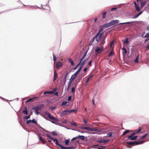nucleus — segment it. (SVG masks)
Returning <instances> with one entry per match:
<instances>
[{
  "instance_id": "obj_31",
  "label": "nucleus",
  "mask_w": 149,
  "mask_h": 149,
  "mask_svg": "<svg viewBox=\"0 0 149 149\" xmlns=\"http://www.w3.org/2000/svg\"><path fill=\"white\" fill-rule=\"evenodd\" d=\"M114 52L113 51V49H112L111 51L109 53L108 56L109 57H110L113 54H114Z\"/></svg>"
},
{
  "instance_id": "obj_55",
  "label": "nucleus",
  "mask_w": 149,
  "mask_h": 149,
  "mask_svg": "<svg viewBox=\"0 0 149 149\" xmlns=\"http://www.w3.org/2000/svg\"><path fill=\"white\" fill-rule=\"evenodd\" d=\"M138 15H137V14H136L134 16L132 17V18H137L138 17Z\"/></svg>"
},
{
  "instance_id": "obj_13",
  "label": "nucleus",
  "mask_w": 149,
  "mask_h": 149,
  "mask_svg": "<svg viewBox=\"0 0 149 149\" xmlns=\"http://www.w3.org/2000/svg\"><path fill=\"white\" fill-rule=\"evenodd\" d=\"M57 74L56 73V70L55 69L54 70V79L53 81H54L57 78Z\"/></svg>"
},
{
  "instance_id": "obj_36",
  "label": "nucleus",
  "mask_w": 149,
  "mask_h": 149,
  "mask_svg": "<svg viewBox=\"0 0 149 149\" xmlns=\"http://www.w3.org/2000/svg\"><path fill=\"white\" fill-rule=\"evenodd\" d=\"M93 75H92L89 78H88L86 80V83L88 82L90 79H91L93 77Z\"/></svg>"
},
{
  "instance_id": "obj_25",
  "label": "nucleus",
  "mask_w": 149,
  "mask_h": 149,
  "mask_svg": "<svg viewBox=\"0 0 149 149\" xmlns=\"http://www.w3.org/2000/svg\"><path fill=\"white\" fill-rule=\"evenodd\" d=\"M78 139H81L82 140H84L85 139V137L83 136H77Z\"/></svg>"
},
{
  "instance_id": "obj_7",
  "label": "nucleus",
  "mask_w": 149,
  "mask_h": 149,
  "mask_svg": "<svg viewBox=\"0 0 149 149\" xmlns=\"http://www.w3.org/2000/svg\"><path fill=\"white\" fill-rule=\"evenodd\" d=\"M104 47V46H102L100 48L99 47H97L95 49V52L97 53V54L100 53L103 50Z\"/></svg>"
},
{
  "instance_id": "obj_43",
  "label": "nucleus",
  "mask_w": 149,
  "mask_h": 149,
  "mask_svg": "<svg viewBox=\"0 0 149 149\" xmlns=\"http://www.w3.org/2000/svg\"><path fill=\"white\" fill-rule=\"evenodd\" d=\"M144 38H149V33H147L146 34V35L144 36Z\"/></svg>"
},
{
  "instance_id": "obj_5",
  "label": "nucleus",
  "mask_w": 149,
  "mask_h": 149,
  "mask_svg": "<svg viewBox=\"0 0 149 149\" xmlns=\"http://www.w3.org/2000/svg\"><path fill=\"white\" fill-rule=\"evenodd\" d=\"M141 130V127H139V128L138 130H136L135 131V132L133 133L131 135L128 136L127 137V138L128 139H130L133 136H134L137 133L139 132Z\"/></svg>"
},
{
  "instance_id": "obj_34",
  "label": "nucleus",
  "mask_w": 149,
  "mask_h": 149,
  "mask_svg": "<svg viewBox=\"0 0 149 149\" xmlns=\"http://www.w3.org/2000/svg\"><path fill=\"white\" fill-rule=\"evenodd\" d=\"M107 12H105L102 13V17L103 18H105L106 17V14Z\"/></svg>"
},
{
  "instance_id": "obj_44",
  "label": "nucleus",
  "mask_w": 149,
  "mask_h": 149,
  "mask_svg": "<svg viewBox=\"0 0 149 149\" xmlns=\"http://www.w3.org/2000/svg\"><path fill=\"white\" fill-rule=\"evenodd\" d=\"M124 43L126 44H128L129 42H128V39L127 38L125 40V41H124Z\"/></svg>"
},
{
  "instance_id": "obj_37",
  "label": "nucleus",
  "mask_w": 149,
  "mask_h": 149,
  "mask_svg": "<svg viewBox=\"0 0 149 149\" xmlns=\"http://www.w3.org/2000/svg\"><path fill=\"white\" fill-rule=\"evenodd\" d=\"M38 98V97H35L33 98L30 99V100H31L30 101L31 102H33V101H34L36 99Z\"/></svg>"
},
{
  "instance_id": "obj_58",
  "label": "nucleus",
  "mask_w": 149,
  "mask_h": 149,
  "mask_svg": "<svg viewBox=\"0 0 149 149\" xmlns=\"http://www.w3.org/2000/svg\"><path fill=\"white\" fill-rule=\"evenodd\" d=\"M87 127H81V129H85L86 130Z\"/></svg>"
},
{
  "instance_id": "obj_11",
  "label": "nucleus",
  "mask_w": 149,
  "mask_h": 149,
  "mask_svg": "<svg viewBox=\"0 0 149 149\" xmlns=\"http://www.w3.org/2000/svg\"><path fill=\"white\" fill-rule=\"evenodd\" d=\"M62 65L63 64L61 62L59 61H58L57 62L56 64V68H58L62 67Z\"/></svg>"
},
{
  "instance_id": "obj_53",
  "label": "nucleus",
  "mask_w": 149,
  "mask_h": 149,
  "mask_svg": "<svg viewBox=\"0 0 149 149\" xmlns=\"http://www.w3.org/2000/svg\"><path fill=\"white\" fill-rule=\"evenodd\" d=\"M77 138H78V137H77V136L75 137H74L72 139V140H71V141H72L73 140H74L77 139Z\"/></svg>"
},
{
  "instance_id": "obj_40",
  "label": "nucleus",
  "mask_w": 149,
  "mask_h": 149,
  "mask_svg": "<svg viewBox=\"0 0 149 149\" xmlns=\"http://www.w3.org/2000/svg\"><path fill=\"white\" fill-rule=\"evenodd\" d=\"M68 72H67L65 74L64 77V79L65 80V81H66V79L67 78V76L68 75Z\"/></svg>"
},
{
  "instance_id": "obj_8",
  "label": "nucleus",
  "mask_w": 149,
  "mask_h": 149,
  "mask_svg": "<svg viewBox=\"0 0 149 149\" xmlns=\"http://www.w3.org/2000/svg\"><path fill=\"white\" fill-rule=\"evenodd\" d=\"M71 113V111L68 110L64 111L61 113V116L63 115H68Z\"/></svg>"
},
{
  "instance_id": "obj_63",
  "label": "nucleus",
  "mask_w": 149,
  "mask_h": 149,
  "mask_svg": "<svg viewBox=\"0 0 149 149\" xmlns=\"http://www.w3.org/2000/svg\"><path fill=\"white\" fill-rule=\"evenodd\" d=\"M142 12H140L137 14L138 15V16H139L142 13Z\"/></svg>"
},
{
  "instance_id": "obj_4",
  "label": "nucleus",
  "mask_w": 149,
  "mask_h": 149,
  "mask_svg": "<svg viewBox=\"0 0 149 149\" xmlns=\"http://www.w3.org/2000/svg\"><path fill=\"white\" fill-rule=\"evenodd\" d=\"M45 114L48 117H49L50 119H51L52 120L56 122H57L58 121V120L57 118L53 117L51 114L49 112L46 111L45 112Z\"/></svg>"
},
{
  "instance_id": "obj_18",
  "label": "nucleus",
  "mask_w": 149,
  "mask_h": 149,
  "mask_svg": "<svg viewBox=\"0 0 149 149\" xmlns=\"http://www.w3.org/2000/svg\"><path fill=\"white\" fill-rule=\"evenodd\" d=\"M86 74H85L84 75H83V74L82 73L81 74H80L78 77V80L79 81L82 79L83 77Z\"/></svg>"
},
{
  "instance_id": "obj_21",
  "label": "nucleus",
  "mask_w": 149,
  "mask_h": 149,
  "mask_svg": "<svg viewBox=\"0 0 149 149\" xmlns=\"http://www.w3.org/2000/svg\"><path fill=\"white\" fill-rule=\"evenodd\" d=\"M130 132V131L129 130H126L123 133V134L121 135V136H123L125 135L126 134H127V133Z\"/></svg>"
},
{
  "instance_id": "obj_57",
  "label": "nucleus",
  "mask_w": 149,
  "mask_h": 149,
  "mask_svg": "<svg viewBox=\"0 0 149 149\" xmlns=\"http://www.w3.org/2000/svg\"><path fill=\"white\" fill-rule=\"evenodd\" d=\"M31 122H32V121H31V120H28L27 121V123H26V124H28L29 123H30Z\"/></svg>"
},
{
  "instance_id": "obj_33",
  "label": "nucleus",
  "mask_w": 149,
  "mask_h": 149,
  "mask_svg": "<svg viewBox=\"0 0 149 149\" xmlns=\"http://www.w3.org/2000/svg\"><path fill=\"white\" fill-rule=\"evenodd\" d=\"M107 141H108L107 140H106L105 139H102L100 141V143H106V142H107Z\"/></svg>"
},
{
  "instance_id": "obj_41",
  "label": "nucleus",
  "mask_w": 149,
  "mask_h": 149,
  "mask_svg": "<svg viewBox=\"0 0 149 149\" xmlns=\"http://www.w3.org/2000/svg\"><path fill=\"white\" fill-rule=\"evenodd\" d=\"M70 124L72 125H73L75 126H77V125L75 122H72Z\"/></svg>"
},
{
  "instance_id": "obj_61",
  "label": "nucleus",
  "mask_w": 149,
  "mask_h": 149,
  "mask_svg": "<svg viewBox=\"0 0 149 149\" xmlns=\"http://www.w3.org/2000/svg\"><path fill=\"white\" fill-rule=\"evenodd\" d=\"M83 121L84 122V123L85 124H86L87 123V121H86V120L85 119H83Z\"/></svg>"
},
{
  "instance_id": "obj_12",
  "label": "nucleus",
  "mask_w": 149,
  "mask_h": 149,
  "mask_svg": "<svg viewBox=\"0 0 149 149\" xmlns=\"http://www.w3.org/2000/svg\"><path fill=\"white\" fill-rule=\"evenodd\" d=\"M119 22V21L118 20H112L110 22L111 26L114 25L116 24H118Z\"/></svg>"
},
{
  "instance_id": "obj_38",
  "label": "nucleus",
  "mask_w": 149,
  "mask_h": 149,
  "mask_svg": "<svg viewBox=\"0 0 149 149\" xmlns=\"http://www.w3.org/2000/svg\"><path fill=\"white\" fill-rule=\"evenodd\" d=\"M132 22H125V23H120L119 24V25L123 24H131V23Z\"/></svg>"
},
{
  "instance_id": "obj_16",
  "label": "nucleus",
  "mask_w": 149,
  "mask_h": 149,
  "mask_svg": "<svg viewBox=\"0 0 149 149\" xmlns=\"http://www.w3.org/2000/svg\"><path fill=\"white\" fill-rule=\"evenodd\" d=\"M77 74L76 73H75L74 74H72L71 77V78L72 79H73V80H74V79L76 77L77 75Z\"/></svg>"
},
{
  "instance_id": "obj_51",
  "label": "nucleus",
  "mask_w": 149,
  "mask_h": 149,
  "mask_svg": "<svg viewBox=\"0 0 149 149\" xmlns=\"http://www.w3.org/2000/svg\"><path fill=\"white\" fill-rule=\"evenodd\" d=\"M32 122L33 123L36 124L37 123V122L36 121V120L34 119H33L32 120Z\"/></svg>"
},
{
  "instance_id": "obj_15",
  "label": "nucleus",
  "mask_w": 149,
  "mask_h": 149,
  "mask_svg": "<svg viewBox=\"0 0 149 149\" xmlns=\"http://www.w3.org/2000/svg\"><path fill=\"white\" fill-rule=\"evenodd\" d=\"M86 130L88 131H97V130L95 129L94 128H91L90 127H87Z\"/></svg>"
},
{
  "instance_id": "obj_35",
  "label": "nucleus",
  "mask_w": 149,
  "mask_h": 149,
  "mask_svg": "<svg viewBox=\"0 0 149 149\" xmlns=\"http://www.w3.org/2000/svg\"><path fill=\"white\" fill-rule=\"evenodd\" d=\"M139 59V55H138L136 58L135 59L134 61V62L135 63H137L138 62V60Z\"/></svg>"
},
{
  "instance_id": "obj_48",
  "label": "nucleus",
  "mask_w": 149,
  "mask_h": 149,
  "mask_svg": "<svg viewBox=\"0 0 149 149\" xmlns=\"http://www.w3.org/2000/svg\"><path fill=\"white\" fill-rule=\"evenodd\" d=\"M67 103V102L65 101H63L62 103V105L63 106L65 105Z\"/></svg>"
},
{
  "instance_id": "obj_50",
  "label": "nucleus",
  "mask_w": 149,
  "mask_h": 149,
  "mask_svg": "<svg viewBox=\"0 0 149 149\" xmlns=\"http://www.w3.org/2000/svg\"><path fill=\"white\" fill-rule=\"evenodd\" d=\"M80 65L79 63L74 68V70H76L78 68V66Z\"/></svg>"
},
{
  "instance_id": "obj_39",
  "label": "nucleus",
  "mask_w": 149,
  "mask_h": 149,
  "mask_svg": "<svg viewBox=\"0 0 149 149\" xmlns=\"http://www.w3.org/2000/svg\"><path fill=\"white\" fill-rule=\"evenodd\" d=\"M114 45V42L113 41L111 42L110 43V47H113V46Z\"/></svg>"
},
{
  "instance_id": "obj_10",
  "label": "nucleus",
  "mask_w": 149,
  "mask_h": 149,
  "mask_svg": "<svg viewBox=\"0 0 149 149\" xmlns=\"http://www.w3.org/2000/svg\"><path fill=\"white\" fill-rule=\"evenodd\" d=\"M127 143L129 145H138V141H128Z\"/></svg>"
},
{
  "instance_id": "obj_23",
  "label": "nucleus",
  "mask_w": 149,
  "mask_h": 149,
  "mask_svg": "<svg viewBox=\"0 0 149 149\" xmlns=\"http://www.w3.org/2000/svg\"><path fill=\"white\" fill-rule=\"evenodd\" d=\"M53 93V92L52 91H45L44 93V95H45L47 94H52Z\"/></svg>"
},
{
  "instance_id": "obj_60",
  "label": "nucleus",
  "mask_w": 149,
  "mask_h": 149,
  "mask_svg": "<svg viewBox=\"0 0 149 149\" xmlns=\"http://www.w3.org/2000/svg\"><path fill=\"white\" fill-rule=\"evenodd\" d=\"M92 61H90L89 62H88V64L89 65H91V63H92Z\"/></svg>"
},
{
  "instance_id": "obj_64",
  "label": "nucleus",
  "mask_w": 149,
  "mask_h": 149,
  "mask_svg": "<svg viewBox=\"0 0 149 149\" xmlns=\"http://www.w3.org/2000/svg\"><path fill=\"white\" fill-rule=\"evenodd\" d=\"M142 12H140L137 14L138 15V16H139L142 13Z\"/></svg>"
},
{
  "instance_id": "obj_19",
  "label": "nucleus",
  "mask_w": 149,
  "mask_h": 149,
  "mask_svg": "<svg viewBox=\"0 0 149 149\" xmlns=\"http://www.w3.org/2000/svg\"><path fill=\"white\" fill-rule=\"evenodd\" d=\"M68 61L70 63L71 65L72 66L74 65V62L72 60L71 58H69L68 59Z\"/></svg>"
},
{
  "instance_id": "obj_28",
  "label": "nucleus",
  "mask_w": 149,
  "mask_h": 149,
  "mask_svg": "<svg viewBox=\"0 0 149 149\" xmlns=\"http://www.w3.org/2000/svg\"><path fill=\"white\" fill-rule=\"evenodd\" d=\"M138 136H134L129 139L131 140H136Z\"/></svg>"
},
{
  "instance_id": "obj_22",
  "label": "nucleus",
  "mask_w": 149,
  "mask_h": 149,
  "mask_svg": "<svg viewBox=\"0 0 149 149\" xmlns=\"http://www.w3.org/2000/svg\"><path fill=\"white\" fill-rule=\"evenodd\" d=\"M83 67L80 65V66L79 68L75 72L77 74H78L79 72L81 70Z\"/></svg>"
},
{
  "instance_id": "obj_52",
  "label": "nucleus",
  "mask_w": 149,
  "mask_h": 149,
  "mask_svg": "<svg viewBox=\"0 0 149 149\" xmlns=\"http://www.w3.org/2000/svg\"><path fill=\"white\" fill-rule=\"evenodd\" d=\"M72 99V97L71 96H69L68 98V101H70Z\"/></svg>"
},
{
  "instance_id": "obj_29",
  "label": "nucleus",
  "mask_w": 149,
  "mask_h": 149,
  "mask_svg": "<svg viewBox=\"0 0 149 149\" xmlns=\"http://www.w3.org/2000/svg\"><path fill=\"white\" fill-rule=\"evenodd\" d=\"M22 112L26 115L28 114V111L26 107H25V109Z\"/></svg>"
},
{
  "instance_id": "obj_24",
  "label": "nucleus",
  "mask_w": 149,
  "mask_h": 149,
  "mask_svg": "<svg viewBox=\"0 0 149 149\" xmlns=\"http://www.w3.org/2000/svg\"><path fill=\"white\" fill-rule=\"evenodd\" d=\"M40 140L42 142V143L44 144L45 143V141L43 139V138L40 136H39Z\"/></svg>"
},
{
  "instance_id": "obj_46",
  "label": "nucleus",
  "mask_w": 149,
  "mask_h": 149,
  "mask_svg": "<svg viewBox=\"0 0 149 149\" xmlns=\"http://www.w3.org/2000/svg\"><path fill=\"white\" fill-rule=\"evenodd\" d=\"M145 142V141L144 140L140 142H138V145L140 144H143V143H144Z\"/></svg>"
},
{
  "instance_id": "obj_3",
  "label": "nucleus",
  "mask_w": 149,
  "mask_h": 149,
  "mask_svg": "<svg viewBox=\"0 0 149 149\" xmlns=\"http://www.w3.org/2000/svg\"><path fill=\"white\" fill-rule=\"evenodd\" d=\"M43 106V104H40L39 106H37L32 108V109L35 110V113L36 115H38L40 113V112H39V111H40L42 110Z\"/></svg>"
},
{
  "instance_id": "obj_30",
  "label": "nucleus",
  "mask_w": 149,
  "mask_h": 149,
  "mask_svg": "<svg viewBox=\"0 0 149 149\" xmlns=\"http://www.w3.org/2000/svg\"><path fill=\"white\" fill-rule=\"evenodd\" d=\"M70 141V139H65L64 141L65 144L66 145H68Z\"/></svg>"
},
{
  "instance_id": "obj_56",
  "label": "nucleus",
  "mask_w": 149,
  "mask_h": 149,
  "mask_svg": "<svg viewBox=\"0 0 149 149\" xmlns=\"http://www.w3.org/2000/svg\"><path fill=\"white\" fill-rule=\"evenodd\" d=\"M117 9V8H114L111 9V10L113 11L116 10Z\"/></svg>"
},
{
  "instance_id": "obj_62",
  "label": "nucleus",
  "mask_w": 149,
  "mask_h": 149,
  "mask_svg": "<svg viewBox=\"0 0 149 149\" xmlns=\"http://www.w3.org/2000/svg\"><path fill=\"white\" fill-rule=\"evenodd\" d=\"M74 80H73V79H72L71 78H70V80H69V81L71 82V83H72V81H73Z\"/></svg>"
},
{
  "instance_id": "obj_32",
  "label": "nucleus",
  "mask_w": 149,
  "mask_h": 149,
  "mask_svg": "<svg viewBox=\"0 0 149 149\" xmlns=\"http://www.w3.org/2000/svg\"><path fill=\"white\" fill-rule=\"evenodd\" d=\"M147 136V134H146L144 135L143 136H140V139H143L144 138H145Z\"/></svg>"
},
{
  "instance_id": "obj_26",
  "label": "nucleus",
  "mask_w": 149,
  "mask_h": 149,
  "mask_svg": "<svg viewBox=\"0 0 149 149\" xmlns=\"http://www.w3.org/2000/svg\"><path fill=\"white\" fill-rule=\"evenodd\" d=\"M105 42V40L104 39H103V40H102L100 42V46H103Z\"/></svg>"
},
{
  "instance_id": "obj_49",
  "label": "nucleus",
  "mask_w": 149,
  "mask_h": 149,
  "mask_svg": "<svg viewBox=\"0 0 149 149\" xmlns=\"http://www.w3.org/2000/svg\"><path fill=\"white\" fill-rule=\"evenodd\" d=\"M30 115H29L27 116H26L24 117V118L25 119H28L30 118Z\"/></svg>"
},
{
  "instance_id": "obj_45",
  "label": "nucleus",
  "mask_w": 149,
  "mask_h": 149,
  "mask_svg": "<svg viewBox=\"0 0 149 149\" xmlns=\"http://www.w3.org/2000/svg\"><path fill=\"white\" fill-rule=\"evenodd\" d=\"M53 60L54 61V63H55V61L56 60V57L54 54L53 55Z\"/></svg>"
},
{
  "instance_id": "obj_20",
  "label": "nucleus",
  "mask_w": 149,
  "mask_h": 149,
  "mask_svg": "<svg viewBox=\"0 0 149 149\" xmlns=\"http://www.w3.org/2000/svg\"><path fill=\"white\" fill-rule=\"evenodd\" d=\"M122 49L123 50V54L124 55H126L127 53L126 49L124 47H123Z\"/></svg>"
},
{
  "instance_id": "obj_17",
  "label": "nucleus",
  "mask_w": 149,
  "mask_h": 149,
  "mask_svg": "<svg viewBox=\"0 0 149 149\" xmlns=\"http://www.w3.org/2000/svg\"><path fill=\"white\" fill-rule=\"evenodd\" d=\"M111 26V25L110 22L105 24L103 25V26L104 27H108Z\"/></svg>"
},
{
  "instance_id": "obj_59",
  "label": "nucleus",
  "mask_w": 149,
  "mask_h": 149,
  "mask_svg": "<svg viewBox=\"0 0 149 149\" xmlns=\"http://www.w3.org/2000/svg\"><path fill=\"white\" fill-rule=\"evenodd\" d=\"M112 134L111 133H109L108 136L109 137H111L112 135Z\"/></svg>"
},
{
  "instance_id": "obj_14",
  "label": "nucleus",
  "mask_w": 149,
  "mask_h": 149,
  "mask_svg": "<svg viewBox=\"0 0 149 149\" xmlns=\"http://www.w3.org/2000/svg\"><path fill=\"white\" fill-rule=\"evenodd\" d=\"M134 5L135 6V7L136 10L137 11H139L140 10V8H139V6H138V5L136 4V2H134Z\"/></svg>"
},
{
  "instance_id": "obj_27",
  "label": "nucleus",
  "mask_w": 149,
  "mask_h": 149,
  "mask_svg": "<svg viewBox=\"0 0 149 149\" xmlns=\"http://www.w3.org/2000/svg\"><path fill=\"white\" fill-rule=\"evenodd\" d=\"M146 1H144L143 2H142L141 4V8H142L145 5V4L146 3Z\"/></svg>"
},
{
  "instance_id": "obj_1",
  "label": "nucleus",
  "mask_w": 149,
  "mask_h": 149,
  "mask_svg": "<svg viewBox=\"0 0 149 149\" xmlns=\"http://www.w3.org/2000/svg\"><path fill=\"white\" fill-rule=\"evenodd\" d=\"M103 30L102 29H101L99 31L97 34L93 37L91 40V41L92 42H93L95 39L97 42H98L100 40L103 33Z\"/></svg>"
},
{
  "instance_id": "obj_6",
  "label": "nucleus",
  "mask_w": 149,
  "mask_h": 149,
  "mask_svg": "<svg viewBox=\"0 0 149 149\" xmlns=\"http://www.w3.org/2000/svg\"><path fill=\"white\" fill-rule=\"evenodd\" d=\"M48 137L49 139H52L53 141L54 142L56 145L58 146L59 143H58L57 139H54L53 138L51 137L50 135L48 134H47L46 135Z\"/></svg>"
},
{
  "instance_id": "obj_42",
  "label": "nucleus",
  "mask_w": 149,
  "mask_h": 149,
  "mask_svg": "<svg viewBox=\"0 0 149 149\" xmlns=\"http://www.w3.org/2000/svg\"><path fill=\"white\" fill-rule=\"evenodd\" d=\"M52 134L53 135L56 136L57 135L56 132V131H53L52 132Z\"/></svg>"
},
{
  "instance_id": "obj_9",
  "label": "nucleus",
  "mask_w": 149,
  "mask_h": 149,
  "mask_svg": "<svg viewBox=\"0 0 149 149\" xmlns=\"http://www.w3.org/2000/svg\"><path fill=\"white\" fill-rule=\"evenodd\" d=\"M59 146L61 149H71L74 148V147L73 146H71L70 147H65L62 146V145L60 144H59L58 146Z\"/></svg>"
},
{
  "instance_id": "obj_54",
  "label": "nucleus",
  "mask_w": 149,
  "mask_h": 149,
  "mask_svg": "<svg viewBox=\"0 0 149 149\" xmlns=\"http://www.w3.org/2000/svg\"><path fill=\"white\" fill-rule=\"evenodd\" d=\"M70 111H71V113L72 112H74L75 113H76L77 112V110H70Z\"/></svg>"
},
{
  "instance_id": "obj_2",
  "label": "nucleus",
  "mask_w": 149,
  "mask_h": 149,
  "mask_svg": "<svg viewBox=\"0 0 149 149\" xmlns=\"http://www.w3.org/2000/svg\"><path fill=\"white\" fill-rule=\"evenodd\" d=\"M87 51H86L85 53H84V55H83V57L82 58L80 59V61L79 62V63L80 65L81 66L83 67L86 61L87 60V58H86V54H87Z\"/></svg>"
},
{
  "instance_id": "obj_47",
  "label": "nucleus",
  "mask_w": 149,
  "mask_h": 149,
  "mask_svg": "<svg viewBox=\"0 0 149 149\" xmlns=\"http://www.w3.org/2000/svg\"><path fill=\"white\" fill-rule=\"evenodd\" d=\"M75 91V89L74 87H73L71 89V92L72 93H74Z\"/></svg>"
}]
</instances>
